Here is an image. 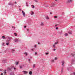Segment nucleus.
Masks as SVG:
<instances>
[{"mask_svg": "<svg viewBox=\"0 0 75 75\" xmlns=\"http://www.w3.org/2000/svg\"><path fill=\"white\" fill-rule=\"evenodd\" d=\"M54 6H55V3H52L51 4L50 7H54Z\"/></svg>", "mask_w": 75, "mask_h": 75, "instance_id": "obj_1", "label": "nucleus"}, {"mask_svg": "<svg viewBox=\"0 0 75 75\" xmlns=\"http://www.w3.org/2000/svg\"><path fill=\"white\" fill-rule=\"evenodd\" d=\"M19 41H20L19 39H16L14 40V41L15 42H18Z\"/></svg>", "mask_w": 75, "mask_h": 75, "instance_id": "obj_2", "label": "nucleus"}, {"mask_svg": "<svg viewBox=\"0 0 75 75\" xmlns=\"http://www.w3.org/2000/svg\"><path fill=\"white\" fill-rule=\"evenodd\" d=\"M22 14H23V16L25 17V12L24 11H22Z\"/></svg>", "mask_w": 75, "mask_h": 75, "instance_id": "obj_3", "label": "nucleus"}, {"mask_svg": "<svg viewBox=\"0 0 75 75\" xmlns=\"http://www.w3.org/2000/svg\"><path fill=\"white\" fill-rule=\"evenodd\" d=\"M75 60H72L71 61V63L72 64H75Z\"/></svg>", "mask_w": 75, "mask_h": 75, "instance_id": "obj_4", "label": "nucleus"}, {"mask_svg": "<svg viewBox=\"0 0 75 75\" xmlns=\"http://www.w3.org/2000/svg\"><path fill=\"white\" fill-rule=\"evenodd\" d=\"M10 75H14V72H11L10 73Z\"/></svg>", "mask_w": 75, "mask_h": 75, "instance_id": "obj_5", "label": "nucleus"}, {"mask_svg": "<svg viewBox=\"0 0 75 75\" xmlns=\"http://www.w3.org/2000/svg\"><path fill=\"white\" fill-rule=\"evenodd\" d=\"M62 66H63L64 65V61H62Z\"/></svg>", "mask_w": 75, "mask_h": 75, "instance_id": "obj_6", "label": "nucleus"}, {"mask_svg": "<svg viewBox=\"0 0 75 75\" xmlns=\"http://www.w3.org/2000/svg\"><path fill=\"white\" fill-rule=\"evenodd\" d=\"M23 72H24V74H27L28 72L27 71H23Z\"/></svg>", "mask_w": 75, "mask_h": 75, "instance_id": "obj_7", "label": "nucleus"}, {"mask_svg": "<svg viewBox=\"0 0 75 75\" xmlns=\"http://www.w3.org/2000/svg\"><path fill=\"white\" fill-rule=\"evenodd\" d=\"M8 4V5H11V6H13V4H12V3H9Z\"/></svg>", "mask_w": 75, "mask_h": 75, "instance_id": "obj_8", "label": "nucleus"}, {"mask_svg": "<svg viewBox=\"0 0 75 75\" xmlns=\"http://www.w3.org/2000/svg\"><path fill=\"white\" fill-rule=\"evenodd\" d=\"M15 51V49H13L11 50V52H14Z\"/></svg>", "mask_w": 75, "mask_h": 75, "instance_id": "obj_9", "label": "nucleus"}, {"mask_svg": "<svg viewBox=\"0 0 75 75\" xmlns=\"http://www.w3.org/2000/svg\"><path fill=\"white\" fill-rule=\"evenodd\" d=\"M16 65H17L19 64V62H16Z\"/></svg>", "mask_w": 75, "mask_h": 75, "instance_id": "obj_10", "label": "nucleus"}, {"mask_svg": "<svg viewBox=\"0 0 75 75\" xmlns=\"http://www.w3.org/2000/svg\"><path fill=\"white\" fill-rule=\"evenodd\" d=\"M31 16H33V14H34V12H33V11H31Z\"/></svg>", "mask_w": 75, "mask_h": 75, "instance_id": "obj_11", "label": "nucleus"}, {"mask_svg": "<svg viewBox=\"0 0 75 75\" xmlns=\"http://www.w3.org/2000/svg\"><path fill=\"white\" fill-rule=\"evenodd\" d=\"M44 23H42V22H41L40 24V25H41L42 26L43 25H44Z\"/></svg>", "mask_w": 75, "mask_h": 75, "instance_id": "obj_12", "label": "nucleus"}, {"mask_svg": "<svg viewBox=\"0 0 75 75\" xmlns=\"http://www.w3.org/2000/svg\"><path fill=\"white\" fill-rule=\"evenodd\" d=\"M29 75H32V71H30L29 72Z\"/></svg>", "mask_w": 75, "mask_h": 75, "instance_id": "obj_13", "label": "nucleus"}, {"mask_svg": "<svg viewBox=\"0 0 75 75\" xmlns=\"http://www.w3.org/2000/svg\"><path fill=\"white\" fill-rule=\"evenodd\" d=\"M45 18L47 20H48V19H49V17L47 16H46Z\"/></svg>", "mask_w": 75, "mask_h": 75, "instance_id": "obj_14", "label": "nucleus"}, {"mask_svg": "<svg viewBox=\"0 0 75 75\" xmlns=\"http://www.w3.org/2000/svg\"><path fill=\"white\" fill-rule=\"evenodd\" d=\"M35 64H33V68H34L35 67Z\"/></svg>", "mask_w": 75, "mask_h": 75, "instance_id": "obj_15", "label": "nucleus"}, {"mask_svg": "<svg viewBox=\"0 0 75 75\" xmlns=\"http://www.w3.org/2000/svg\"><path fill=\"white\" fill-rule=\"evenodd\" d=\"M24 54H25V55H26V56H27V55H28V54L27 52H24Z\"/></svg>", "mask_w": 75, "mask_h": 75, "instance_id": "obj_16", "label": "nucleus"}, {"mask_svg": "<svg viewBox=\"0 0 75 75\" xmlns=\"http://www.w3.org/2000/svg\"><path fill=\"white\" fill-rule=\"evenodd\" d=\"M68 1L69 3H71L72 1V0H68Z\"/></svg>", "mask_w": 75, "mask_h": 75, "instance_id": "obj_17", "label": "nucleus"}, {"mask_svg": "<svg viewBox=\"0 0 75 75\" xmlns=\"http://www.w3.org/2000/svg\"><path fill=\"white\" fill-rule=\"evenodd\" d=\"M69 34H72V31H70L69 32H68Z\"/></svg>", "mask_w": 75, "mask_h": 75, "instance_id": "obj_18", "label": "nucleus"}, {"mask_svg": "<svg viewBox=\"0 0 75 75\" xmlns=\"http://www.w3.org/2000/svg\"><path fill=\"white\" fill-rule=\"evenodd\" d=\"M71 55L72 57H74V56L75 55V53L71 54Z\"/></svg>", "mask_w": 75, "mask_h": 75, "instance_id": "obj_19", "label": "nucleus"}, {"mask_svg": "<svg viewBox=\"0 0 75 75\" xmlns=\"http://www.w3.org/2000/svg\"><path fill=\"white\" fill-rule=\"evenodd\" d=\"M63 68H62V69L61 70V72L62 73V72H63Z\"/></svg>", "mask_w": 75, "mask_h": 75, "instance_id": "obj_20", "label": "nucleus"}, {"mask_svg": "<svg viewBox=\"0 0 75 75\" xmlns=\"http://www.w3.org/2000/svg\"><path fill=\"white\" fill-rule=\"evenodd\" d=\"M31 6L32 7V8H35V6L34 5H31Z\"/></svg>", "mask_w": 75, "mask_h": 75, "instance_id": "obj_21", "label": "nucleus"}, {"mask_svg": "<svg viewBox=\"0 0 75 75\" xmlns=\"http://www.w3.org/2000/svg\"><path fill=\"white\" fill-rule=\"evenodd\" d=\"M8 40H9V41H10V40H11V38L10 37H8Z\"/></svg>", "mask_w": 75, "mask_h": 75, "instance_id": "obj_22", "label": "nucleus"}, {"mask_svg": "<svg viewBox=\"0 0 75 75\" xmlns=\"http://www.w3.org/2000/svg\"><path fill=\"white\" fill-rule=\"evenodd\" d=\"M8 44H9V43H8V42H7L6 43V45H8Z\"/></svg>", "mask_w": 75, "mask_h": 75, "instance_id": "obj_23", "label": "nucleus"}, {"mask_svg": "<svg viewBox=\"0 0 75 75\" xmlns=\"http://www.w3.org/2000/svg\"><path fill=\"white\" fill-rule=\"evenodd\" d=\"M26 4L27 7H28V3H27V2H26Z\"/></svg>", "mask_w": 75, "mask_h": 75, "instance_id": "obj_24", "label": "nucleus"}, {"mask_svg": "<svg viewBox=\"0 0 75 75\" xmlns=\"http://www.w3.org/2000/svg\"><path fill=\"white\" fill-rule=\"evenodd\" d=\"M58 44V42H55V43H54V45H56V44Z\"/></svg>", "mask_w": 75, "mask_h": 75, "instance_id": "obj_25", "label": "nucleus"}, {"mask_svg": "<svg viewBox=\"0 0 75 75\" xmlns=\"http://www.w3.org/2000/svg\"><path fill=\"white\" fill-rule=\"evenodd\" d=\"M7 69H8V71H10V70H11V69L8 67L7 68Z\"/></svg>", "mask_w": 75, "mask_h": 75, "instance_id": "obj_26", "label": "nucleus"}, {"mask_svg": "<svg viewBox=\"0 0 75 75\" xmlns=\"http://www.w3.org/2000/svg\"><path fill=\"white\" fill-rule=\"evenodd\" d=\"M65 36L66 37H67V36H68V34H67V33L65 34Z\"/></svg>", "mask_w": 75, "mask_h": 75, "instance_id": "obj_27", "label": "nucleus"}, {"mask_svg": "<svg viewBox=\"0 0 75 75\" xmlns=\"http://www.w3.org/2000/svg\"><path fill=\"white\" fill-rule=\"evenodd\" d=\"M54 18H58V17H57V16H55L54 17Z\"/></svg>", "mask_w": 75, "mask_h": 75, "instance_id": "obj_28", "label": "nucleus"}, {"mask_svg": "<svg viewBox=\"0 0 75 75\" xmlns=\"http://www.w3.org/2000/svg\"><path fill=\"white\" fill-rule=\"evenodd\" d=\"M51 62H54V60H53V59H52L51 60Z\"/></svg>", "mask_w": 75, "mask_h": 75, "instance_id": "obj_29", "label": "nucleus"}, {"mask_svg": "<svg viewBox=\"0 0 75 75\" xmlns=\"http://www.w3.org/2000/svg\"><path fill=\"white\" fill-rule=\"evenodd\" d=\"M9 41H10V40H6V42H8L9 43Z\"/></svg>", "mask_w": 75, "mask_h": 75, "instance_id": "obj_30", "label": "nucleus"}, {"mask_svg": "<svg viewBox=\"0 0 75 75\" xmlns=\"http://www.w3.org/2000/svg\"><path fill=\"white\" fill-rule=\"evenodd\" d=\"M23 66H21L20 67V68H21V69H22V68H23Z\"/></svg>", "mask_w": 75, "mask_h": 75, "instance_id": "obj_31", "label": "nucleus"}, {"mask_svg": "<svg viewBox=\"0 0 75 75\" xmlns=\"http://www.w3.org/2000/svg\"><path fill=\"white\" fill-rule=\"evenodd\" d=\"M55 45H53V47H54V48H55Z\"/></svg>", "mask_w": 75, "mask_h": 75, "instance_id": "obj_32", "label": "nucleus"}, {"mask_svg": "<svg viewBox=\"0 0 75 75\" xmlns=\"http://www.w3.org/2000/svg\"><path fill=\"white\" fill-rule=\"evenodd\" d=\"M2 38L3 39H4V38H5V37H4V36H2Z\"/></svg>", "mask_w": 75, "mask_h": 75, "instance_id": "obj_33", "label": "nucleus"}, {"mask_svg": "<svg viewBox=\"0 0 75 75\" xmlns=\"http://www.w3.org/2000/svg\"><path fill=\"white\" fill-rule=\"evenodd\" d=\"M57 59H58V58H57V57H55V59H54V60H57Z\"/></svg>", "mask_w": 75, "mask_h": 75, "instance_id": "obj_34", "label": "nucleus"}, {"mask_svg": "<svg viewBox=\"0 0 75 75\" xmlns=\"http://www.w3.org/2000/svg\"><path fill=\"white\" fill-rule=\"evenodd\" d=\"M14 34L15 35V36H17V35L16 33H14Z\"/></svg>", "mask_w": 75, "mask_h": 75, "instance_id": "obj_35", "label": "nucleus"}, {"mask_svg": "<svg viewBox=\"0 0 75 75\" xmlns=\"http://www.w3.org/2000/svg\"><path fill=\"white\" fill-rule=\"evenodd\" d=\"M5 71L4 72V73L5 74H6V70H5Z\"/></svg>", "mask_w": 75, "mask_h": 75, "instance_id": "obj_36", "label": "nucleus"}, {"mask_svg": "<svg viewBox=\"0 0 75 75\" xmlns=\"http://www.w3.org/2000/svg\"><path fill=\"white\" fill-rule=\"evenodd\" d=\"M35 2H38V1H37V0H35Z\"/></svg>", "mask_w": 75, "mask_h": 75, "instance_id": "obj_37", "label": "nucleus"}, {"mask_svg": "<svg viewBox=\"0 0 75 75\" xmlns=\"http://www.w3.org/2000/svg\"><path fill=\"white\" fill-rule=\"evenodd\" d=\"M28 61L29 62H30V61H31V59H28Z\"/></svg>", "mask_w": 75, "mask_h": 75, "instance_id": "obj_38", "label": "nucleus"}, {"mask_svg": "<svg viewBox=\"0 0 75 75\" xmlns=\"http://www.w3.org/2000/svg\"><path fill=\"white\" fill-rule=\"evenodd\" d=\"M14 28V29H15V27H14L13 26H12V28Z\"/></svg>", "mask_w": 75, "mask_h": 75, "instance_id": "obj_39", "label": "nucleus"}, {"mask_svg": "<svg viewBox=\"0 0 75 75\" xmlns=\"http://www.w3.org/2000/svg\"><path fill=\"white\" fill-rule=\"evenodd\" d=\"M48 53H46V55H48Z\"/></svg>", "mask_w": 75, "mask_h": 75, "instance_id": "obj_40", "label": "nucleus"}, {"mask_svg": "<svg viewBox=\"0 0 75 75\" xmlns=\"http://www.w3.org/2000/svg\"><path fill=\"white\" fill-rule=\"evenodd\" d=\"M4 43H3L2 44V45H4Z\"/></svg>", "mask_w": 75, "mask_h": 75, "instance_id": "obj_41", "label": "nucleus"}, {"mask_svg": "<svg viewBox=\"0 0 75 75\" xmlns=\"http://www.w3.org/2000/svg\"><path fill=\"white\" fill-rule=\"evenodd\" d=\"M35 48H36V47H37V45H35Z\"/></svg>", "mask_w": 75, "mask_h": 75, "instance_id": "obj_42", "label": "nucleus"}, {"mask_svg": "<svg viewBox=\"0 0 75 75\" xmlns=\"http://www.w3.org/2000/svg\"><path fill=\"white\" fill-rule=\"evenodd\" d=\"M67 70H68V71H69V67L67 68Z\"/></svg>", "mask_w": 75, "mask_h": 75, "instance_id": "obj_43", "label": "nucleus"}, {"mask_svg": "<svg viewBox=\"0 0 75 75\" xmlns=\"http://www.w3.org/2000/svg\"><path fill=\"white\" fill-rule=\"evenodd\" d=\"M74 75H75V72H74L73 73Z\"/></svg>", "mask_w": 75, "mask_h": 75, "instance_id": "obj_44", "label": "nucleus"}, {"mask_svg": "<svg viewBox=\"0 0 75 75\" xmlns=\"http://www.w3.org/2000/svg\"><path fill=\"white\" fill-rule=\"evenodd\" d=\"M53 50H54V51H55V50H56V49H53Z\"/></svg>", "mask_w": 75, "mask_h": 75, "instance_id": "obj_45", "label": "nucleus"}, {"mask_svg": "<svg viewBox=\"0 0 75 75\" xmlns=\"http://www.w3.org/2000/svg\"><path fill=\"white\" fill-rule=\"evenodd\" d=\"M58 27H57L56 28V30H58Z\"/></svg>", "mask_w": 75, "mask_h": 75, "instance_id": "obj_46", "label": "nucleus"}, {"mask_svg": "<svg viewBox=\"0 0 75 75\" xmlns=\"http://www.w3.org/2000/svg\"><path fill=\"white\" fill-rule=\"evenodd\" d=\"M37 54V52H35V55H36V54Z\"/></svg>", "mask_w": 75, "mask_h": 75, "instance_id": "obj_47", "label": "nucleus"}, {"mask_svg": "<svg viewBox=\"0 0 75 75\" xmlns=\"http://www.w3.org/2000/svg\"><path fill=\"white\" fill-rule=\"evenodd\" d=\"M26 26H25H25H24V28H26Z\"/></svg>", "mask_w": 75, "mask_h": 75, "instance_id": "obj_48", "label": "nucleus"}, {"mask_svg": "<svg viewBox=\"0 0 75 75\" xmlns=\"http://www.w3.org/2000/svg\"><path fill=\"white\" fill-rule=\"evenodd\" d=\"M46 7H48V5L47 6H46Z\"/></svg>", "mask_w": 75, "mask_h": 75, "instance_id": "obj_49", "label": "nucleus"}, {"mask_svg": "<svg viewBox=\"0 0 75 75\" xmlns=\"http://www.w3.org/2000/svg\"><path fill=\"white\" fill-rule=\"evenodd\" d=\"M50 13L51 14H52V13L51 12H50Z\"/></svg>", "mask_w": 75, "mask_h": 75, "instance_id": "obj_50", "label": "nucleus"}, {"mask_svg": "<svg viewBox=\"0 0 75 75\" xmlns=\"http://www.w3.org/2000/svg\"><path fill=\"white\" fill-rule=\"evenodd\" d=\"M14 70H15L16 69V68H14Z\"/></svg>", "mask_w": 75, "mask_h": 75, "instance_id": "obj_51", "label": "nucleus"}, {"mask_svg": "<svg viewBox=\"0 0 75 75\" xmlns=\"http://www.w3.org/2000/svg\"><path fill=\"white\" fill-rule=\"evenodd\" d=\"M15 3H16V4H17V2H15Z\"/></svg>", "mask_w": 75, "mask_h": 75, "instance_id": "obj_52", "label": "nucleus"}, {"mask_svg": "<svg viewBox=\"0 0 75 75\" xmlns=\"http://www.w3.org/2000/svg\"><path fill=\"white\" fill-rule=\"evenodd\" d=\"M32 51H34V50L33 49H32Z\"/></svg>", "mask_w": 75, "mask_h": 75, "instance_id": "obj_53", "label": "nucleus"}, {"mask_svg": "<svg viewBox=\"0 0 75 75\" xmlns=\"http://www.w3.org/2000/svg\"><path fill=\"white\" fill-rule=\"evenodd\" d=\"M3 73H1V75H3Z\"/></svg>", "mask_w": 75, "mask_h": 75, "instance_id": "obj_54", "label": "nucleus"}, {"mask_svg": "<svg viewBox=\"0 0 75 75\" xmlns=\"http://www.w3.org/2000/svg\"><path fill=\"white\" fill-rule=\"evenodd\" d=\"M55 27H57V25H55Z\"/></svg>", "mask_w": 75, "mask_h": 75, "instance_id": "obj_55", "label": "nucleus"}, {"mask_svg": "<svg viewBox=\"0 0 75 75\" xmlns=\"http://www.w3.org/2000/svg\"><path fill=\"white\" fill-rule=\"evenodd\" d=\"M38 44H40V43L38 42Z\"/></svg>", "mask_w": 75, "mask_h": 75, "instance_id": "obj_56", "label": "nucleus"}, {"mask_svg": "<svg viewBox=\"0 0 75 75\" xmlns=\"http://www.w3.org/2000/svg\"><path fill=\"white\" fill-rule=\"evenodd\" d=\"M55 1H57V0H55Z\"/></svg>", "mask_w": 75, "mask_h": 75, "instance_id": "obj_57", "label": "nucleus"}, {"mask_svg": "<svg viewBox=\"0 0 75 75\" xmlns=\"http://www.w3.org/2000/svg\"><path fill=\"white\" fill-rule=\"evenodd\" d=\"M19 10H21V9H19Z\"/></svg>", "mask_w": 75, "mask_h": 75, "instance_id": "obj_58", "label": "nucleus"}, {"mask_svg": "<svg viewBox=\"0 0 75 75\" xmlns=\"http://www.w3.org/2000/svg\"><path fill=\"white\" fill-rule=\"evenodd\" d=\"M30 58H31V57Z\"/></svg>", "mask_w": 75, "mask_h": 75, "instance_id": "obj_59", "label": "nucleus"}]
</instances>
